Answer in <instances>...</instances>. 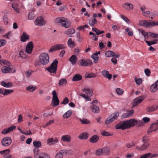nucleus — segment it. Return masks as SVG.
I'll return each mask as SVG.
<instances>
[{"mask_svg":"<svg viewBox=\"0 0 158 158\" xmlns=\"http://www.w3.org/2000/svg\"><path fill=\"white\" fill-rule=\"evenodd\" d=\"M6 64L8 66H5L2 67L1 70L3 73H8L13 69L12 66L10 65L11 64L9 61L4 60H0V64Z\"/></svg>","mask_w":158,"mask_h":158,"instance_id":"f257e3e1","label":"nucleus"},{"mask_svg":"<svg viewBox=\"0 0 158 158\" xmlns=\"http://www.w3.org/2000/svg\"><path fill=\"white\" fill-rule=\"evenodd\" d=\"M55 23L56 24L61 23L63 27L66 28L70 26V22L67 21V19L64 18H57L54 20Z\"/></svg>","mask_w":158,"mask_h":158,"instance_id":"f03ea898","label":"nucleus"},{"mask_svg":"<svg viewBox=\"0 0 158 158\" xmlns=\"http://www.w3.org/2000/svg\"><path fill=\"white\" fill-rule=\"evenodd\" d=\"M58 61L56 60H54L51 65L46 69L51 73H56Z\"/></svg>","mask_w":158,"mask_h":158,"instance_id":"7ed1b4c3","label":"nucleus"},{"mask_svg":"<svg viewBox=\"0 0 158 158\" xmlns=\"http://www.w3.org/2000/svg\"><path fill=\"white\" fill-rule=\"evenodd\" d=\"M142 141L143 142V144L140 147H137L136 148V149L140 151L145 150L150 146V143H149V139L147 138L146 136L143 137Z\"/></svg>","mask_w":158,"mask_h":158,"instance_id":"20e7f679","label":"nucleus"},{"mask_svg":"<svg viewBox=\"0 0 158 158\" xmlns=\"http://www.w3.org/2000/svg\"><path fill=\"white\" fill-rule=\"evenodd\" d=\"M40 62L44 65L47 64L49 62V57L48 55L45 53H41L39 56Z\"/></svg>","mask_w":158,"mask_h":158,"instance_id":"39448f33","label":"nucleus"},{"mask_svg":"<svg viewBox=\"0 0 158 158\" xmlns=\"http://www.w3.org/2000/svg\"><path fill=\"white\" fill-rule=\"evenodd\" d=\"M115 128L123 130L129 128L127 120L120 122L116 125Z\"/></svg>","mask_w":158,"mask_h":158,"instance_id":"423d86ee","label":"nucleus"},{"mask_svg":"<svg viewBox=\"0 0 158 158\" xmlns=\"http://www.w3.org/2000/svg\"><path fill=\"white\" fill-rule=\"evenodd\" d=\"M53 97L52 98V102L53 106L55 107L58 106L59 103V101L57 96V93L55 90H54L52 92Z\"/></svg>","mask_w":158,"mask_h":158,"instance_id":"0eeeda50","label":"nucleus"},{"mask_svg":"<svg viewBox=\"0 0 158 158\" xmlns=\"http://www.w3.org/2000/svg\"><path fill=\"white\" fill-rule=\"evenodd\" d=\"M65 48V47L64 45L59 44L51 47L49 49L48 51L50 52H52L56 50L64 49Z\"/></svg>","mask_w":158,"mask_h":158,"instance_id":"6e6552de","label":"nucleus"},{"mask_svg":"<svg viewBox=\"0 0 158 158\" xmlns=\"http://www.w3.org/2000/svg\"><path fill=\"white\" fill-rule=\"evenodd\" d=\"M144 98L145 97L143 96H141L134 99L133 100L132 102L133 107L138 106L142 102Z\"/></svg>","mask_w":158,"mask_h":158,"instance_id":"1a4fd4ad","label":"nucleus"},{"mask_svg":"<svg viewBox=\"0 0 158 158\" xmlns=\"http://www.w3.org/2000/svg\"><path fill=\"white\" fill-rule=\"evenodd\" d=\"M12 142L11 138L9 137L4 138L1 141V143L3 146L5 147L8 146Z\"/></svg>","mask_w":158,"mask_h":158,"instance_id":"9d476101","label":"nucleus"},{"mask_svg":"<svg viewBox=\"0 0 158 158\" xmlns=\"http://www.w3.org/2000/svg\"><path fill=\"white\" fill-rule=\"evenodd\" d=\"M80 64L81 66L85 67L91 66L93 64V62L91 60L89 59H82L81 60Z\"/></svg>","mask_w":158,"mask_h":158,"instance_id":"9b49d317","label":"nucleus"},{"mask_svg":"<svg viewBox=\"0 0 158 158\" xmlns=\"http://www.w3.org/2000/svg\"><path fill=\"white\" fill-rule=\"evenodd\" d=\"M158 128V120L155 123L152 124L149 129L147 133L148 134H150L151 132L156 131Z\"/></svg>","mask_w":158,"mask_h":158,"instance_id":"f8f14e48","label":"nucleus"},{"mask_svg":"<svg viewBox=\"0 0 158 158\" xmlns=\"http://www.w3.org/2000/svg\"><path fill=\"white\" fill-rule=\"evenodd\" d=\"M35 24L36 25L42 26L46 24L45 21L42 17H38L35 20Z\"/></svg>","mask_w":158,"mask_h":158,"instance_id":"ddd939ff","label":"nucleus"},{"mask_svg":"<svg viewBox=\"0 0 158 158\" xmlns=\"http://www.w3.org/2000/svg\"><path fill=\"white\" fill-rule=\"evenodd\" d=\"M34 45L32 41H30L27 44L26 48V51L27 53L31 54L33 50Z\"/></svg>","mask_w":158,"mask_h":158,"instance_id":"4468645a","label":"nucleus"},{"mask_svg":"<svg viewBox=\"0 0 158 158\" xmlns=\"http://www.w3.org/2000/svg\"><path fill=\"white\" fill-rule=\"evenodd\" d=\"M134 113V111L133 110L127 111L126 113L122 114L121 118H124L131 117L133 115Z\"/></svg>","mask_w":158,"mask_h":158,"instance_id":"2eb2a0df","label":"nucleus"},{"mask_svg":"<svg viewBox=\"0 0 158 158\" xmlns=\"http://www.w3.org/2000/svg\"><path fill=\"white\" fill-rule=\"evenodd\" d=\"M71 137L68 135H63L61 138V141L62 142H69L71 141Z\"/></svg>","mask_w":158,"mask_h":158,"instance_id":"dca6fc26","label":"nucleus"},{"mask_svg":"<svg viewBox=\"0 0 158 158\" xmlns=\"http://www.w3.org/2000/svg\"><path fill=\"white\" fill-rule=\"evenodd\" d=\"M157 156V154H152L150 153H148L142 155L139 158H152Z\"/></svg>","mask_w":158,"mask_h":158,"instance_id":"f3484780","label":"nucleus"},{"mask_svg":"<svg viewBox=\"0 0 158 158\" xmlns=\"http://www.w3.org/2000/svg\"><path fill=\"white\" fill-rule=\"evenodd\" d=\"M123 7L128 10H132L133 8V5L130 3H126L122 5Z\"/></svg>","mask_w":158,"mask_h":158,"instance_id":"a211bd4d","label":"nucleus"},{"mask_svg":"<svg viewBox=\"0 0 158 158\" xmlns=\"http://www.w3.org/2000/svg\"><path fill=\"white\" fill-rule=\"evenodd\" d=\"M16 127L15 126H12L8 128L7 129H4L3 130L1 133L2 134H6L11 131H13L14 129L16 128Z\"/></svg>","mask_w":158,"mask_h":158,"instance_id":"6ab92c4d","label":"nucleus"},{"mask_svg":"<svg viewBox=\"0 0 158 158\" xmlns=\"http://www.w3.org/2000/svg\"><path fill=\"white\" fill-rule=\"evenodd\" d=\"M158 109V104L157 105H153L152 106H149L146 109L148 112L153 111Z\"/></svg>","mask_w":158,"mask_h":158,"instance_id":"aec40b11","label":"nucleus"},{"mask_svg":"<svg viewBox=\"0 0 158 158\" xmlns=\"http://www.w3.org/2000/svg\"><path fill=\"white\" fill-rule=\"evenodd\" d=\"M102 73L105 77L110 80L111 79L112 75L109 73L108 71L103 70L102 71Z\"/></svg>","mask_w":158,"mask_h":158,"instance_id":"412c9836","label":"nucleus"},{"mask_svg":"<svg viewBox=\"0 0 158 158\" xmlns=\"http://www.w3.org/2000/svg\"><path fill=\"white\" fill-rule=\"evenodd\" d=\"M90 108L92 111L94 113H97L99 112L100 109L98 106L93 105L91 106Z\"/></svg>","mask_w":158,"mask_h":158,"instance_id":"4be33fe9","label":"nucleus"},{"mask_svg":"<svg viewBox=\"0 0 158 158\" xmlns=\"http://www.w3.org/2000/svg\"><path fill=\"white\" fill-rule=\"evenodd\" d=\"M29 39V36L25 32H23L21 36V41L22 42H25Z\"/></svg>","mask_w":158,"mask_h":158,"instance_id":"5701e85b","label":"nucleus"},{"mask_svg":"<svg viewBox=\"0 0 158 158\" xmlns=\"http://www.w3.org/2000/svg\"><path fill=\"white\" fill-rule=\"evenodd\" d=\"M128 123V126L129 128L131 127H133L135 125L136 120L134 119H132L127 120Z\"/></svg>","mask_w":158,"mask_h":158,"instance_id":"b1692460","label":"nucleus"},{"mask_svg":"<svg viewBox=\"0 0 158 158\" xmlns=\"http://www.w3.org/2000/svg\"><path fill=\"white\" fill-rule=\"evenodd\" d=\"M99 137L97 135H94L92 136L89 139V142L91 143H96L98 140Z\"/></svg>","mask_w":158,"mask_h":158,"instance_id":"393cba45","label":"nucleus"},{"mask_svg":"<svg viewBox=\"0 0 158 158\" xmlns=\"http://www.w3.org/2000/svg\"><path fill=\"white\" fill-rule=\"evenodd\" d=\"M77 58L75 55H73L69 59V61L73 65L75 64L77 60Z\"/></svg>","mask_w":158,"mask_h":158,"instance_id":"a878e982","label":"nucleus"},{"mask_svg":"<svg viewBox=\"0 0 158 158\" xmlns=\"http://www.w3.org/2000/svg\"><path fill=\"white\" fill-rule=\"evenodd\" d=\"M19 57L22 59H25L27 57L26 54L23 49L21 50L19 52Z\"/></svg>","mask_w":158,"mask_h":158,"instance_id":"bb28decb","label":"nucleus"},{"mask_svg":"<svg viewBox=\"0 0 158 158\" xmlns=\"http://www.w3.org/2000/svg\"><path fill=\"white\" fill-rule=\"evenodd\" d=\"M12 7L15 10L16 12H19V5L18 3H14L12 4Z\"/></svg>","mask_w":158,"mask_h":158,"instance_id":"cd10ccee","label":"nucleus"},{"mask_svg":"<svg viewBox=\"0 0 158 158\" xmlns=\"http://www.w3.org/2000/svg\"><path fill=\"white\" fill-rule=\"evenodd\" d=\"M1 85L5 87L9 88L11 87L13 85V84L10 82L6 83L5 82L3 81L1 82Z\"/></svg>","mask_w":158,"mask_h":158,"instance_id":"c85d7f7f","label":"nucleus"},{"mask_svg":"<svg viewBox=\"0 0 158 158\" xmlns=\"http://www.w3.org/2000/svg\"><path fill=\"white\" fill-rule=\"evenodd\" d=\"M82 76L79 74L75 75L73 77L72 80L73 81H77L82 79Z\"/></svg>","mask_w":158,"mask_h":158,"instance_id":"c756f323","label":"nucleus"},{"mask_svg":"<svg viewBox=\"0 0 158 158\" xmlns=\"http://www.w3.org/2000/svg\"><path fill=\"white\" fill-rule=\"evenodd\" d=\"M63 154L72 155L73 154V151L71 150H61Z\"/></svg>","mask_w":158,"mask_h":158,"instance_id":"7c9ffc66","label":"nucleus"},{"mask_svg":"<svg viewBox=\"0 0 158 158\" xmlns=\"http://www.w3.org/2000/svg\"><path fill=\"white\" fill-rule=\"evenodd\" d=\"M88 133H83L79 136L78 138L80 139H86L88 138Z\"/></svg>","mask_w":158,"mask_h":158,"instance_id":"2f4dec72","label":"nucleus"},{"mask_svg":"<svg viewBox=\"0 0 158 158\" xmlns=\"http://www.w3.org/2000/svg\"><path fill=\"white\" fill-rule=\"evenodd\" d=\"M158 89V87L155 84L152 85L150 86V91L152 93L155 92Z\"/></svg>","mask_w":158,"mask_h":158,"instance_id":"473e14b6","label":"nucleus"},{"mask_svg":"<svg viewBox=\"0 0 158 158\" xmlns=\"http://www.w3.org/2000/svg\"><path fill=\"white\" fill-rule=\"evenodd\" d=\"M68 45L72 48H74L76 45L75 43L72 41V39L70 38L69 39L67 42Z\"/></svg>","mask_w":158,"mask_h":158,"instance_id":"72a5a7b5","label":"nucleus"},{"mask_svg":"<svg viewBox=\"0 0 158 158\" xmlns=\"http://www.w3.org/2000/svg\"><path fill=\"white\" fill-rule=\"evenodd\" d=\"M105 55L107 57L113 56L114 55V52L112 51H108L105 52Z\"/></svg>","mask_w":158,"mask_h":158,"instance_id":"f704fd0d","label":"nucleus"},{"mask_svg":"<svg viewBox=\"0 0 158 158\" xmlns=\"http://www.w3.org/2000/svg\"><path fill=\"white\" fill-rule=\"evenodd\" d=\"M36 88V86L31 85L27 87L26 88V90L27 91L32 92L34 91Z\"/></svg>","mask_w":158,"mask_h":158,"instance_id":"c9c22d12","label":"nucleus"},{"mask_svg":"<svg viewBox=\"0 0 158 158\" xmlns=\"http://www.w3.org/2000/svg\"><path fill=\"white\" fill-rule=\"evenodd\" d=\"M96 76L97 75L96 74L91 73L90 74L88 73H86L85 75V77L86 78H94L96 77Z\"/></svg>","mask_w":158,"mask_h":158,"instance_id":"e433bc0d","label":"nucleus"},{"mask_svg":"<svg viewBox=\"0 0 158 158\" xmlns=\"http://www.w3.org/2000/svg\"><path fill=\"white\" fill-rule=\"evenodd\" d=\"M92 58L94 60V63H97L98 60V56L96 54L94 53L92 55Z\"/></svg>","mask_w":158,"mask_h":158,"instance_id":"4c0bfd02","label":"nucleus"},{"mask_svg":"<svg viewBox=\"0 0 158 158\" xmlns=\"http://www.w3.org/2000/svg\"><path fill=\"white\" fill-rule=\"evenodd\" d=\"M149 37H151L153 38H158V34L151 32H148V38Z\"/></svg>","mask_w":158,"mask_h":158,"instance_id":"58836bf2","label":"nucleus"},{"mask_svg":"<svg viewBox=\"0 0 158 158\" xmlns=\"http://www.w3.org/2000/svg\"><path fill=\"white\" fill-rule=\"evenodd\" d=\"M37 158H50V156L44 153H42L40 154Z\"/></svg>","mask_w":158,"mask_h":158,"instance_id":"ea45409f","label":"nucleus"},{"mask_svg":"<svg viewBox=\"0 0 158 158\" xmlns=\"http://www.w3.org/2000/svg\"><path fill=\"white\" fill-rule=\"evenodd\" d=\"M72 112L70 110H69L64 114L63 115V118L64 119H67L69 118L71 115Z\"/></svg>","mask_w":158,"mask_h":158,"instance_id":"a19ab883","label":"nucleus"},{"mask_svg":"<svg viewBox=\"0 0 158 158\" xmlns=\"http://www.w3.org/2000/svg\"><path fill=\"white\" fill-rule=\"evenodd\" d=\"M119 115V113L118 112L111 114L110 116L111 117L112 121H114V120L116 119L118 117Z\"/></svg>","mask_w":158,"mask_h":158,"instance_id":"79ce46f5","label":"nucleus"},{"mask_svg":"<svg viewBox=\"0 0 158 158\" xmlns=\"http://www.w3.org/2000/svg\"><path fill=\"white\" fill-rule=\"evenodd\" d=\"M75 32V30L72 28H70L67 30L65 31V33L67 35H69L70 34H73Z\"/></svg>","mask_w":158,"mask_h":158,"instance_id":"37998d69","label":"nucleus"},{"mask_svg":"<svg viewBox=\"0 0 158 158\" xmlns=\"http://www.w3.org/2000/svg\"><path fill=\"white\" fill-rule=\"evenodd\" d=\"M103 153L106 155H109L110 152V148L108 147H104L102 149Z\"/></svg>","mask_w":158,"mask_h":158,"instance_id":"c03bdc74","label":"nucleus"},{"mask_svg":"<svg viewBox=\"0 0 158 158\" xmlns=\"http://www.w3.org/2000/svg\"><path fill=\"white\" fill-rule=\"evenodd\" d=\"M157 40L155 39L153 41H148L146 40H145V42L147 44L148 46H151L153 44H156L157 43Z\"/></svg>","mask_w":158,"mask_h":158,"instance_id":"a18cd8bd","label":"nucleus"},{"mask_svg":"<svg viewBox=\"0 0 158 158\" xmlns=\"http://www.w3.org/2000/svg\"><path fill=\"white\" fill-rule=\"evenodd\" d=\"M97 22V19L95 18H94L91 20V21L89 20V24L91 26L93 27Z\"/></svg>","mask_w":158,"mask_h":158,"instance_id":"49530a36","label":"nucleus"},{"mask_svg":"<svg viewBox=\"0 0 158 158\" xmlns=\"http://www.w3.org/2000/svg\"><path fill=\"white\" fill-rule=\"evenodd\" d=\"M139 32H140L142 35H143L145 39H146V37L148 38V32H145L142 29H140L139 30Z\"/></svg>","mask_w":158,"mask_h":158,"instance_id":"de8ad7c7","label":"nucleus"},{"mask_svg":"<svg viewBox=\"0 0 158 158\" xmlns=\"http://www.w3.org/2000/svg\"><path fill=\"white\" fill-rule=\"evenodd\" d=\"M33 144L34 147L38 148L41 146V143L40 141H34L33 142Z\"/></svg>","mask_w":158,"mask_h":158,"instance_id":"09e8293b","label":"nucleus"},{"mask_svg":"<svg viewBox=\"0 0 158 158\" xmlns=\"http://www.w3.org/2000/svg\"><path fill=\"white\" fill-rule=\"evenodd\" d=\"M85 93L89 97H90L92 95L93 92L92 90L90 89H86Z\"/></svg>","mask_w":158,"mask_h":158,"instance_id":"8fccbe9b","label":"nucleus"},{"mask_svg":"<svg viewBox=\"0 0 158 158\" xmlns=\"http://www.w3.org/2000/svg\"><path fill=\"white\" fill-rule=\"evenodd\" d=\"M3 19L5 24H7L8 23V19L7 15H5L3 16Z\"/></svg>","mask_w":158,"mask_h":158,"instance_id":"3c124183","label":"nucleus"},{"mask_svg":"<svg viewBox=\"0 0 158 158\" xmlns=\"http://www.w3.org/2000/svg\"><path fill=\"white\" fill-rule=\"evenodd\" d=\"M5 92L3 93V95L5 96L7 95L10 93H11L13 92V90H8L7 89H5Z\"/></svg>","mask_w":158,"mask_h":158,"instance_id":"603ef678","label":"nucleus"},{"mask_svg":"<svg viewBox=\"0 0 158 158\" xmlns=\"http://www.w3.org/2000/svg\"><path fill=\"white\" fill-rule=\"evenodd\" d=\"M153 21L152 22H148L146 21L145 27H148L151 26H154L155 25Z\"/></svg>","mask_w":158,"mask_h":158,"instance_id":"864d4df0","label":"nucleus"},{"mask_svg":"<svg viewBox=\"0 0 158 158\" xmlns=\"http://www.w3.org/2000/svg\"><path fill=\"white\" fill-rule=\"evenodd\" d=\"M39 151V149L38 148H36L34 149L33 151L35 155V158H37L39 155V154H38V152Z\"/></svg>","mask_w":158,"mask_h":158,"instance_id":"5fc2aeb1","label":"nucleus"},{"mask_svg":"<svg viewBox=\"0 0 158 158\" xmlns=\"http://www.w3.org/2000/svg\"><path fill=\"white\" fill-rule=\"evenodd\" d=\"M67 81L65 79L62 78L60 80L59 82V85H61L64 84H66L67 83Z\"/></svg>","mask_w":158,"mask_h":158,"instance_id":"6e6d98bb","label":"nucleus"},{"mask_svg":"<svg viewBox=\"0 0 158 158\" xmlns=\"http://www.w3.org/2000/svg\"><path fill=\"white\" fill-rule=\"evenodd\" d=\"M79 120L82 124H88L90 123L89 121H88L87 119H81L80 118Z\"/></svg>","mask_w":158,"mask_h":158,"instance_id":"4d7b16f0","label":"nucleus"},{"mask_svg":"<svg viewBox=\"0 0 158 158\" xmlns=\"http://www.w3.org/2000/svg\"><path fill=\"white\" fill-rule=\"evenodd\" d=\"M35 17L34 14L33 12H31L29 13L28 18L29 20H31L34 19Z\"/></svg>","mask_w":158,"mask_h":158,"instance_id":"13d9d810","label":"nucleus"},{"mask_svg":"<svg viewBox=\"0 0 158 158\" xmlns=\"http://www.w3.org/2000/svg\"><path fill=\"white\" fill-rule=\"evenodd\" d=\"M116 91L117 94L119 95H122L123 93V90L122 89L119 88L116 89Z\"/></svg>","mask_w":158,"mask_h":158,"instance_id":"bf43d9fd","label":"nucleus"},{"mask_svg":"<svg viewBox=\"0 0 158 158\" xmlns=\"http://www.w3.org/2000/svg\"><path fill=\"white\" fill-rule=\"evenodd\" d=\"M62 154L60 150L56 154L55 156V158H63Z\"/></svg>","mask_w":158,"mask_h":158,"instance_id":"052dcab7","label":"nucleus"},{"mask_svg":"<svg viewBox=\"0 0 158 158\" xmlns=\"http://www.w3.org/2000/svg\"><path fill=\"white\" fill-rule=\"evenodd\" d=\"M53 138H51L47 140V143L48 144L51 145L53 144Z\"/></svg>","mask_w":158,"mask_h":158,"instance_id":"680f3d73","label":"nucleus"},{"mask_svg":"<svg viewBox=\"0 0 158 158\" xmlns=\"http://www.w3.org/2000/svg\"><path fill=\"white\" fill-rule=\"evenodd\" d=\"M10 152V150L9 149H7L1 151H0V153L1 154H6L7 155L9 154Z\"/></svg>","mask_w":158,"mask_h":158,"instance_id":"e2e57ef3","label":"nucleus"},{"mask_svg":"<svg viewBox=\"0 0 158 158\" xmlns=\"http://www.w3.org/2000/svg\"><path fill=\"white\" fill-rule=\"evenodd\" d=\"M135 79L136 84L138 85H140L142 83V80L141 78H139L137 79L135 77Z\"/></svg>","mask_w":158,"mask_h":158,"instance_id":"0e129e2a","label":"nucleus"},{"mask_svg":"<svg viewBox=\"0 0 158 158\" xmlns=\"http://www.w3.org/2000/svg\"><path fill=\"white\" fill-rule=\"evenodd\" d=\"M146 20H143L139 21V25L145 27Z\"/></svg>","mask_w":158,"mask_h":158,"instance_id":"69168bd1","label":"nucleus"},{"mask_svg":"<svg viewBox=\"0 0 158 158\" xmlns=\"http://www.w3.org/2000/svg\"><path fill=\"white\" fill-rule=\"evenodd\" d=\"M103 153L102 149H99L96 151V155L98 156H101Z\"/></svg>","mask_w":158,"mask_h":158,"instance_id":"338daca9","label":"nucleus"},{"mask_svg":"<svg viewBox=\"0 0 158 158\" xmlns=\"http://www.w3.org/2000/svg\"><path fill=\"white\" fill-rule=\"evenodd\" d=\"M121 18H122L123 20H124L127 23H130V20L127 17H126V16H124V15H121Z\"/></svg>","mask_w":158,"mask_h":158,"instance_id":"774afa93","label":"nucleus"}]
</instances>
